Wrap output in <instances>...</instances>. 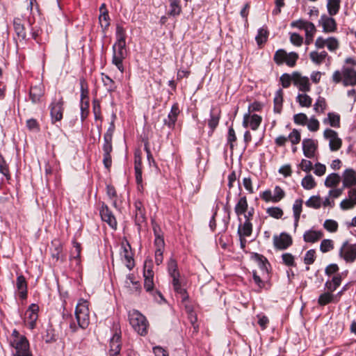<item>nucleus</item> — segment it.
Returning a JSON list of instances; mask_svg holds the SVG:
<instances>
[{"label": "nucleus", "mask_w": 356, "mask_h": 356, "mask_svg": "<svg viewBox=\"0 0 356 356\" xmlns=\"http://www.w3.org/2000/svg\"><path fill=\"white\" fill-rule=\"evenodd\" d=\"M153 261L150 258L145 260L143 266L144 289L146 292L153 297L155 301L161 302L164 300L162 293L154 287L153 271Z\"/></svg>", "instance_id": "f257e3e1"}, {"label": "nucleus", "mask_w": 356, "mask_h": 356, "mask_svg": "<svg viewBox=\"0 0 356 356\" xmlns=\"http://www.w3.org/2000/svg\"><path fill=\"white\" fill-rule=\"evenodd\" d=\"M129 323L134 330L140 335L145 336L147 334L148 322L145 316L137 310L129 312Z\"/></svg>", "instance_id": "f03ea898"}, {"label": "nucleus", "mask_w": 356, "mask_h": 356, "mask_svg": "<svg viewBox=\"0 0 356 356\" xmlns=\"http://www.w3.org/2000/svg\"><path fill=\"white\" fill-rule=\"evenodd\" d=\"M12 335L15 337V339L12 343V345L15 349L14 356H32L29 349V343L25 336L20 335L19 332L14 330Z\"/></svg>", "instance_id": "7ed1b4c3"}, {"label": "nucleus", "mask_w": 356, "mask_h": 356, "mask_svg": "<svg viewBox=\"0 0 356 356\" xmlns=\"http://www.w3.org/2000/svg\"><path fill=\"white\" fill-rule=\"evenodd\" d=\"M75 316L79 327L86 328L90 323L88 302L87 300L80 299L75 308Z\"/></svg>", "instance_id": "20e7f679"}, {"label": "nucleus", "mask_w": 356, "mask_h": 356, "mask_svg": "<svg viewBox=\"0 0 356 356\" xmlns=\"http://www.w3.org/2000/svg\"><path fill=\"white\" fill-rule=\"evenodd\" d=\"M298 58L299 56L296 52L291 51L287 53L283 49L277 50L273 56V60L277 65H282L285 63L290 67H293L296 65Z\"/></svg>", "instance_id": "39448f33"}, {"label": "nucleus", "mask_w": 356, "mask_h": 356, "mask_svg": "<svg viewBox=\"0 0 356 356\" xmlns=\"http://www.w3.org/2000/svg\"><path fill=\"white\" fill-rule=\"evenodd\" d=\"M50 109V116L52 123L60 122L63 119L64 111V101L62 96L55 97L49 106Z\"/></svg>", "instance_id": "423d86ee"}, {"label": "nucleus", "mask_w": 356, "mask_h": 356, "mask_svg": "<svg viewBox=\"0 0 356 356\" xmlns=\"http://www.w3.org/2000/svg\"><path fill=\"white\" fill-rule=\"evenodd\" d=\"M339 255L346 263L352 264L356 261V243H350L346 240L341 245Z\"/></svg>", "instance_id": "0eeeda50"}, {"label": "nucleus", "mask_w": 356, "mask_h": 356, "mask_svg": "<svg viewBox=\"0 0 356 356\" xmlns=\"http://www.w3.org/2000/svg\"><path fill=\"white\" fill-rule=\"evenodd\" d=\"M126 44L115 43L113 46L112 63L121 72H124L123 60L126 56Z\"/></svg>", "instance_id": "6e6552de"}, {"label": "nucleus", "mask_w": 356, "mask_h": 356, "mask_svg": "<svg viewBox=\"0 0 356 356\" xmlns=\"http://www.w3.org/2000/svg\"><path fill=\"white\" fill-rule=\"evenodd\" d=\"M121 348V330L118 325H115L113 327V334L110 340L109 355L120 356Z\"/></svg>", "instance_id": "1a4fd4ad"}, {"label": "nucleus", "mask_w": 356, "mask_h": 356, "mask_svg": "<svg viewBox=\"0 0 356 356\" xmlns=\"http://www.w3.org/2000/svg\"><path fill=\"white\" fill-rule=\"evenodd\" d=\"M134 222L140 232L142 224L146 222V211L143 203L140 200H136L134 203Z\"/></svg>", "instance_id": "9d476101"}, {"label": "nucleus", "mask_w": 356, "mask_h": 356, "mask_svg": "<svg viewBox=\"0 0 356 356\" xmlns=\"http://www.w3.org/2000/svg\"><path fill=\"white\" fill-rule=\"evenodd\" d=\"M292 243L293 239L291 236L286 232H282L280 235L273 236V245L277 250H286Z\"/></svg>", "instance_id": "9b49d317"}, {"label": "nucleus", "mask_w": 356, "mask_h": 356, "mask_svg": "<svg viewBox=\"0 0 356 356\" xmlns=\"http://www.w3.org/2000/svg\"><path fill=\"white\" fill-rule=\"evenodd\" d=\"M323 136L325 139L329 140V147L331 151L335 152L341 148L342 140L339 138L337 131L331 129H326L324 131Z\"/></svg>", "instance_id": "f8f14e48"}, {"label": "nucleus", "mask_w": 356, "mask_h": 356, "mask_svg": "<svg viewBox=\"0 0 356 356\" xmlns=\"http://www.w3.org/2000/svg\"><path fill=\"white\" fill-rule=\"evenodd\" d=\"M38 305L33 303L29 307L25 313V323L31 330L34 329L35 327L36 321L38 318Z\"/></svg>", "instance_id": "ddd939ff"}, {"label": "nucleus", "mask_w": 356, "mask_h": 356, "mask_svg": "<svg viewBox=\"0 0 356 356\" xmlns=\"http://www.w3.org/2000/svg\"><path fill=\"white\" fill-rule=\"evenodd\" d=\"M99 214L102 220L106 222L111 228L114 229L117 228L116 219L112 211L104 202H102V207L99 209Z\"/></svg>", "instance_id": "4468645a"}, {"label": "nucleus", "mask_w": 356, "mask_h": 356, "mask_svg": "<svg viewBox=\"0 0 356 356\" xmlns=\"http://www.w3.org/2000/svg\"><path fill=\"white\" fill-rule=\"evenodd\" d=\"M180 112L179 104L177 102L174 103L167 118L163 120V124L169 129H173Z\"/></svg>", "instance_id": "2eb2a0df"}, {"label": "nucleus", "mask_w": 356, "mask_h": 356, "mask_svg": "<svg viewBox=\"0 0 356 356\" xmlns=\"http://www.w3.org/2000/svg\"><path fill=\"white\" fill-rule=\"evenodd\" d=\"M262 121V118L257 114L251 115L250 113H245L243 115V126L245 128L250 127L252 130H257L260 126Z\"/></svg>", "instance_id": "dca6fc26"}, {"label": "nucleus", "mask_w": 356, "mask_h": 356, "mask_svg": "<svg viewBox=\"0 0 356 356\" xmlns=\"http://www.w3.org/2000/svg\"><path fill=\"white\" fill-rule=\"evenodd\" d=\"M293 85L303 92H309L311 89L309 78L302 76L298 72H293Z\"/></svg>", "instance_id": "f3484780"}, {"label": "nucleus", "mask_w": 356, "mask_h": 356, "mask_svg": "<svg viewBox=\"0 0 356 356\" xmlns=\"http://www.w3.org/2000/svg\"><path fill=\"white\" fill-rule=\"evenodd\" d=\"M131 245L128 241H126V243H121L120 255L125 259L127 262L126 266L129 270H131L134 266L133 253L131 252Z\"/></svg>", "instance_id": "a211bd4d"}, {"label": "nucleus", "mask_w": 356, "mask_h": 356, "mask_svg": "<svg viewBox=\"0 0 356 356\" xmlns=\"http://www.w3.org/2000/svg\"><path fill=\"white\" fill-rule=\"evenodd\" d=\"M302 145L305 156L309 159L314 158L318 148L317 142L311 138H305L302 140Z\"/></svg>", "instance_id": "6ab92c4d"}, {"label": "nucleus", "mask_w": 356, "mask_h": 356, "mask_svg": "<svg viewBox=\"0 0 356 356\" xmlns=\"http://www.w3.org/2000/svg\"><path fill=\"white\" fill-rule=\"evenodd\" d=\"M251 258L257 263L262 273V276L264 277L265 276H266V277H268V267L270 266V264L268 262V259L264 255L257 252L252 253Z\"/></svg>", "instance_id": "aec40b11"}, {"label": "nucleus", "mask_w": 356, "mask_h": 356, "mask_svg": "<svg viewBox=\"0 0 356 356\" xmlns=\"http://www.w3.org/2000/svg\"><path fill=\"white\" fill-rule=\"evenodd\" d=\"M343 84L344 86L356 85V70L352 67H343Z\"/></svg>", "instance_id": "412c9836"}, {"label": "nucleus", "mask_w": 356, "mask_h": 356, "mask_svg": "<svg viewBox=\"0 0 356 356\" xmlns=\"http://www.w3.org/2000/svg\"><path fill=\"white\" fill-rule=\"evenodd\" d=\"M319 24L323 26L324 33H333L337 30V22L334 18L326 15L321 16Z\"/></svg>", "instance_id": "4be33fe9"}, {"label": "nucleus", "mask_w": 356, "mask_h": 356, "mask_svg": "<svg viewBox=\"0 0 356 356\" xmlns=\"http://www.w3.org/2000/svg\"><path fill=\"white\" fill-rule=\"evenodd\" d=\"M124 286L128 288L132 293H136L139 295L142 291L139 281L135 280V275L133 273H129L127 275Z\"/></svg>", "instance_id": "5701e85b"}, {"label": "nucleus", "mask_w": 356, "mask_h": 356, "mask_svg": "<svg viewBox=\"0 0 356 356\" xmlns=\"http://www.w3.org/2000/svg\"><path fill=\"white\" fill-rule=\"evenodd\" d=\"M172 278V284L174 291L181 296L183 302L186 301L188 299V295L185 289L182 287L181 282L180 280V275H177L175 277H170Z\"/></svg>", "instance_id": "b1692460"}, {"label": "nucleus", "mask_w": 356, "mask_h": 356, "mask_svg": "<svg viewBox=\"0 0 356 356\" xmlns=\"http://www.w3.org/2000/svg\"><path fill=\"white\" fill-rule=\"evenodd\" d=\"M342 178L343 188H350L356 186V172L353 169L348 168L345 170L342 175Z\"/></svg>", "instance_id": "393cba45"}, {"label": "nucleus", "mask_w": 356, "mask_h": 356, "mask_svg": "<svg viewBox=\"0 0 356 356\" xmlns=\"http://www.w3.org/2000/svg\"><path fill=\"white\" fill-rule=\"evenodd\" d=\"M16 288L19 293V296L22 300H25L27 298V282L25 277L22 275L17 276L16 280Z\"/></svg>", "instance_id": "a878e982"}, {"label": "nucleus", "mask_w": 356, "mask_h": 356, "mask_svg": "<svg viewBox=\"0 0 356 356\" xmlns=\"http://www.w3.org/2000/svg\"><path fill=\"white\" fill-rule=\"evenodd\" d=\"M220 118V111L218 108H212L210 111V118L208 122V125L210 128L211 134L214 131L218 125Z\"/></svg>", "instance_id": "bb28decb"}, {"label": "nucleus", "mask_w": 356, "mask_h": 356, "mask_svg": "<svg viewBox=\"0 0 356 356\" xmlns=\"http://www.w3.org/2000/svg\"><path fill=\"white\" fill-rule=\"evenodd\" d=\"M323 236V232L322 231L309 229L306 231L303 234V240L306 243H315L322 238Z\"/></svg>", "instance_id": "cd10ccee"}, {"label": "nucleus", "mask_w": 356, "mask_h": 356, "mask_svg": "<svg viewBox=\"0 0 356 356\" xmlns=\"http://www.w3.org/2000/svg\"><path fill=\"white\" fill-rule=\"evenodd\" d=\"M44 94L43 86L39 84L31 86L29 92V97L33 104L38 103Z\"/></svg>", "instance_id": "c85d7f7f"}, {"label": "nucleus", "mask_w": 356, "mask_h": 356, "mask_svg": "<svg viewBox=\"0 0 356 356\" xmlns=\"http://www.w3.org/2000/svg\"><path fill=\"white\" fill-rule=\"evenodd\" d=\"M240 222L237 230L238 236H250L252 232V224L251 222L244 221L241 222V218H238Z\"/></svg>", "instance_id": "c756f323"}, {"label": "nucleus", "mask_w": 356, "mask_h": 356, "mask_svg": "<svg viewBox=\"0 0 356 356\" xmlns=\"http://www.w3.org/2000/svg\"><path fill=\"white\" fill-rule=\"evenodd\" d=\"M338 298L335 297L334 294L324 292L321 293L318 298V304L321 306H325L330 303H337Z\"/></svg>", "instance_id": "7c9ffc66"}, {"label": "nucleus", "mask_w": 356, "mask_h": 356, "mask_svg": "<svg viewBox=\"0 0 356 356\" xmlns=\"http://www.w3.org/2000/svg\"><path fill=\"white\" fill-rule=\"evenodd\" d=\"M248 209V200L245 196L241 197L234 207L236 215L240 218L242 214H245Z\"/></svg>", "instance_id": "2f4dec72"}, {"label": "nucleus", "mask_w": 356, "mask_h": 356, "mask_svg": "<svg viewBox=\"0 0 356 356\" xmlns=\"http://www.w3.org/2000/svg\"><path fill=\"white\" fill-rule=\"evenodd\" d=\"M54 248L51 250V257L56 261L60 260L63 262L65 260V256L63 254V246L58 241L52 243Z\"/></svg>", "instance_id": "473e14b6"}, {"label": "nucleus", "mask_w": 356, "mask_h": 356, "mask_svg": "<svg viewBox=\"0 0 356 356\" xmlns=\"http://www.w3.org/2000/svg\"><path fill=\"white\" fill-rule=\"evenodd\" d=\"M13 27L17 38L20 40H26V33L24 24L19 18H15L13 20Z\"/></svg>", "instance_id": "72a5a7b5"}, {"label": "nucleus", "mask_w": 356, "mask_h": 356, "mask_svg": "<svg viewBox=\"0 0 356 356\" xmlns=\"http://www.w3.org/2000/svg\"><path fill=\"white\" fill-rule=\"evenodd\" d=\"M102 81L106 91L111 95L117 89L115 82L108 75L102 73Z\"/></svg>", "instance_id": "f704fd0d"}, {"label": "nucleus", "mask_w": 356, "mask_h": 356, "mask_svg": "<svg viewBox=\"0 0 356 356\" xmlns=\"http://www.w3.org/2000/svg\"><path fill=\"white\" fill-rule=\"evenodd\" d=\"M283 90L280 88L275 94L273 102H274V112L277 113H281L282 109L283 103Z\"/></svg>", "instance_id": "c9c22d12"}, {"label": "nucleus", "mask_w": 356, "mask_h": 356, "mask_svg": "<svg viewBox=\"0 0 356 356\" xmlns=\"http://www.w3.org/2000/svg\"><path fill=\"white\" fill-rule=\"evenodd\" d=\"M327 56L328 54L325 51H322L321 52L313 51L309 53V58L314 63L318 65L323 63Z\"/></svg>", "instance_id": "e433bc0d"}, {"label": "nucleus", "mask_w": 356, "mask_h": 356, "mask_svg": "<svg viewBox=\"0 0 356 356\" xmlns=\"http://www.w3.org/2000/svg\"><path fill=\"white\" fill-rule=\"evenodd\" d=\"M81 101L80 103L89 102V90L88 83L84 78L79 79Z\"/></svg>", "instance_id": "4c0bfd02"}, {"label": "nucleus", "mask_w": 356, "mask_h": 356, "mask_svg": "<svg viewBox=\"0 0 356 356\" xmlns=\"http://www.w3.org/2000/svg\"><path fill=\"white\" fill-rule=\"evenodd\" d=\"M181 13V6L180 5V0H176L170 2V10L168 12V15L171 17H177Z\"/></svg>", "instance_id": "58836bf2"}, {"label": "nucleus", "mask_w": 356, "mask_h": 356, "mask_svg": "<svg viewBox=\"0 0 356 356\" xmlns=\"http://www.w3.org/2000/svg\"><path fill=\"white\" fill-rule=\"evenodd\" d=\"M269 32L267 27H261L259 29L257 35L255 37V40L258 45H261L265 43L268 38Z\"/></svg>", "instance_id": "ea45409f"}, {"label": "nucleus", "mask_w": 356, "mask_h": 356, "mask_svg": "<svg viewBox=\"0 0 356 356\" xmlns=\"http://www.w3.org/2000/svg\"><path fill=\"white\" fill-rule=\"evenodd\" d=\"M341 0H327V9L330 16L338 13L340 8Z\"/></svg>", "instance_id": "a19ab883"}, {"label": "nucleus", "mask_w": 356, "mask_h": 356, "mask_svg": "<svg viewBox=\"0 0 356 356\" xmlns=\"http://www.w3.org/2000/svg\"><path fill=\"white\" fill-rule=\"evenodd\" d=\"M72 244L74 249L70 252V259H75L76 261V264H79L81 257V246L76 240L72 241Z\"/></svg>", "instance_id": "79ce46f5"}, {"label": "nucleus", "mask_w": 356, "mask_h": 356, "mask_svg": "<svg viewBox=\"0 0 356 356\" xmlns=\"http://www.w3.org/2000/svg\"><path fill=\"white\" fill-rule=\"evenodd\" d=\"M341 177L337 173L330 174L325 180V186L328 188L334 187L339 184Z\"/></svg>", "instance_id": "37998d69"}, {"label": "nucleus", "mask_w": 356, "mask_h": 356, "mask_svg": "<svg viewBox=\"0 0 356 356\" xmlns=\"http://www.w3.org/2000/svg\"><path fill=\"white\" fill-rule=\"evenodd\" d=\"M252 278H253L254 283L258 286V289L257 290V292H261V291L263 289H267V288H266L267 282L266 281V279H268V277H266V276H265L264 277H263V278H261V277L257 275V271L253 270L252 271Z\"/></svg>", "instance_id": "c03bdc74"}, {"label": "nucleus", "mask_w": 356, "mask_h": 356, "mask_svg": "<svg viewBox=\"0 0 356 356\" xmlns=\"http://www.w3.org/2000/svg\"><path fill=\"white\" fill-rule=\"evenodd\" d=\"M167 268L170 277H175L177 275H180V273L178 270L177 262L172 257H171L168 261Z\"/></svg>", "instance_id": "a18cd8bd"}, {"label": "nucleus", "mask_w": 356, "mask_h": 356, "mask_svg": "<svg viewBox=\"0 0 356 356\" xmlns=\"http://www.w3.org/2000/svg\"><path fill=\"white\" fill-rule=\"evenodd\" d=\"M327 122L331 127L338 128L340 127V116L337 113H329L327 114V118L324 120V123Z\"/></svg>", "instance_id": "49530a36"}, {"label": "nucleus", "mask_w": 356, "mask_h": 356, "mask_svg": "<svg viewBox=\"0 0 356 356\" xmlns=\"http://www.w3.org/2000/svg\"><path fill=\"white\" fill-rule=\"evenodd\" d=\"M99 22L102 31L105 32L110 25V17L107 10H104L100 14L99 17Z\"/></svg>", "instance_id": "de8ad7c7"}, {"label": "nucleus", "mask_w": 356, "mask_h": 356, "mask_svg": "<svg viewBox=\"0 0 356 356\" xmlns=\"http://www.w3.org/2000/svg\"><path fill=\"white\" fill-rule=\"evenodd\" d=\"M305 31V43L309 44L313 41L314 35L316 31V26L313 23L308 24Z\"/></svg>", "instance_id": "09e8293b"}, {"label": "nucleus", "mask_w": 356, "mask_h": 356, "mask_svg": "<svg viewBox=\"0 0 356 356\" xmlns=\"http://www.w3.org/2000/svg\"><path fill=\"white\" fill-rule=\"evenodd\" d=\"M301 185L305 189L311 190L316 186V184L314 177L311 175H307L302 179Z\"/></svg>", "instance_id": "8fccbe9b"}, {"label": "nucleus", "mask_w": 356, "mask_h": 356, "mask_svg": "<svg viewBox=\"0 0 356 356\" xmlns=\"http://www.w3.org/2000/svg\"><path fill=\"white\" fill-rule=\"evenodd\" d=\"M296 101L302 107H310L312 103V99L306 94H298L296 97Z\"/></svg>", "instance_id": "3c124183"}, {"label": "nucleus", "mask_w": 356, "mask_h": 356, "mask_svg": "<svg viewBox=\"0 0 356 356\" xmlns=\"http://www.w3.org/2000/svg\"><path fill=\"white\" fill-rule=\"evenodd\" d=\"M115 35L117 38L115 43L126 44V31L122 26L117 24Z\"/></svg>", "instance_id": "603ef678"}, {"label": "nucleus", "mask_w": 356, "mask_h": 356, "mask_svg": "<svg viewBox=\"0 0 356 356\" xmlns=\"http://www.w3.org/2000/svg\"><path fill=\"white\" fill-rule=\"evenodd\" d=\"M307 207L313 209H319L321 206V199L318 195L312 196L305 202Z\"/></svg>", "instance_id": "864d4df0"}, {"label": "nucleus", "mask_w": 356, "mask_h": 356, "mask_svg": "<svg viewBox=\"0 0 356 356\" xmlns=\"http://www.w3.org/2000/svg\"><path fill=\"white\" fill-rule=\"evenodd\" d=\"M266 213L272 218L280 219L282 217L284 212L282 209L278 207H271L266 209Z\"/></svg>", "instance_id": "5fc2aeb1"}, {"label": "nucleus", "mask_w": 356, "mask_h": 356, "mask_svg": "<svg viewBox=\"0 0 356 356\" xmlns=\"http://www.w3.org/2000/svg\"><path fill=\"white\" fill-rule=\"evenodd\" d=\"M280 81L283 88H287L293 83V72L291 74L284 73L280 78Z\"/></svg>", "instance_id": "6e6d98bb"}, {"label": "nucleus", "mask_w": 356, "mask_h": 356, "mask_svg": "<svg viewBox=\"0 0 356 356\" xmlns=\"http://www.w3.org/2000/svg\"><path fill=\"white\" fill-rule=\"evenodd\" d=\"M334 249V242L331 239L322 240L320 245V250L323 253L330 252Z\"/></svg>", "instance_id": "4d7b16f0"}, {"label": "nucleus", "mask_w": 356, "mask_h": 356, "mask_svg": "<svg viewBox=\"0 0 356 356\" xmlns=\"http://www.w3.org/2000/svg\"><path fill=\"white\" fill-rule=\"evenodd\" d=\"M323 227L330 232H336L338 229V223L336 220L327 219L325 220Z\"/></svg>", "instance_id": "13d9d810"}, {"label": "nucleus", "mask_w": 356, "mask_h": 356, "mask_svg": "<svg viewBox=\"0 0 356 356\" xmlns=\"http://www.w3.org/2000/svg\"><path fill=\"white\" fill-rule=\"evenodd\" d=\"M273 196V202L277 203L284 197L285 192L280 186H276L274 188V195Z\"/></svg>", "instance_id": "bf43d9fd"}, {"label": "nucleus", "mask_w": 356, "mask_h": 356, "mask_svg": "<svg viewBox=\"0 0 356 356\" xmlns=\"http://www.w3.org/2000/svg\"><path fill=\"white\" fill-rule=\"evenodd\" d=\"M326 107L325 99L319 97L314 105V109L317 113H323Z\"/></svg>", "instance_id": "052dcab7"}, {"label": "nucleus", "mask_w": 356, "mask_h": 356, "mask_svg": "<svg viewBox=\"0 0 356 356\" xmlns=\"http://www.w3.org/2000/svg\"><path fill=\"white\" fill-rule=\"evenodd\" d=\"M288 140H290L292 145H297L301 140L300 133L298 130L294 129L288 136Z\"/></svg>", "instance_id": "680f3d73"}, {"label": "nucleus", "mask_w": 356, "mask_h": 356, "mask_svg": "<svg viewBox=\"0 0 356 356\" xmlns=\"http://www.w3.org/2000/svg\"><path fill=\"white\" fill-rule=\"evenodd\" d=\"M302 200L297 199L293 205V212L294 218H297L298 216H300L302 208Z\"/></svg>", "instance_id": "e2e57ef3"}, {"label": "nucleus", "mask_w": 356, "mask_h": 356, "mask_svg": "<svg viewBox=\"0 0 356 356\" xmlns=\"http://www.w3.org/2000/svg\"><path fill=\"white\" fill-rule=\"evenodd\" d=\"M92 111L95 120H102V118L101 113V106L99 102L97 99H94L92 102Z\"/></svg>", "instance_id": "0e129e2a"}, {"label": "nucleus", "mask_w": 356, "mask_h": 356, "mask_svg": "<svg viewBox=\"0 0 356 356\" xmlns=\"http://www.w3.org/2000/svg\"><path fill=\"white\" fill-rule=\"evenodd\" d=\"M326 47L330 51H335L339 47L338 40L334 37L328 38Z\"/></svg>", "instance_id": "69168bd1"}, {"label": "nucleus", "mask_w": 356, "mask_h": 356, "mask_svg": "<svg viewBox=\"0 0 356 356\" xmlns=\"http://www.w3.org/2000/svg\"><path fill=\"white\" fill-rule=\"evenodd\" d=\"M316 259V251L314 249L308 250L304 257V263L307 265L312 264Z\"/></svg>", "instance_id": "338daca9"}, {"label": "nucleus", "mask_w": 356, "mask_h": 356, "mask_svg": "<svg viewBox=\"0 0 356 356\" xmlns=\"http://www.w3.org/2000/svg\"><path fill=\"white\" fill-rule=\"evenodd\" d=\"M283 263L287 266H296L294 257L291 253H284L282 255Z\"/></svg>", "instance_id": "774afa93"}]
</instances>
